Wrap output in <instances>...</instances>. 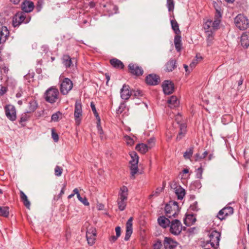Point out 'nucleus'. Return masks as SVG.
Here are the masks:
<instances>
[{"instance_id":"nucleus-1","label":"nucleus","mask_w":249,"mask_h":249,"mask_svg":"<svg viewBox=\"0 0 249 249\" xmlns=\"http://www.w3.org/2000/svg\"><path fill=\"white\" fill-rule=\"evenodd\" d=\"M59 95V92L58 89L54 87H51L46 90L44 97L46 102L53 104L58 100Z\"/></svg>"},{"instance_id":"nucleus-2","label":"nucleus","mask_w":249,"mask_h":249,"mask_svg":"<svg viewBox=\"0 0 249 249\" xmlns=\"http://www.w3.org/2000/svg\"><path fill=\"white\" fill-rule=\"evenodd\" d=\"M60 90L63 95H67L73 88L72 81L68 78L59 77Z\"/></svg>"},{"instance_id":"nucleus-3","label":"nucleus","mask_w":249,"mask_h":249,"mask_svg":"<svg viewBox=\"0 0 249 249\" xmlns=\"http://www.w3.org/2000/svg\"><path fill=\"white\" fill-rule=\"evenodd\" d=\"M179 211V207L176 202H171L165 207V214L169 218L175 217L178 214Z\"/></svg>"},{"instance_id":"nucleus-4","label":"nucleus","mask_w":249,"mask_h":249,"mask_svg":"<svg viewBox=\"0 0 249 249\" xmlns=\"http://www.w3.org/2000/svg\"><path fill=\"white\" fill-rule=\"evenodd\" d=\"M234 22L236 27L241 30L247 29L249 24L247 17L242 14H239L236 17Z\"/></svg>"},{"instance_id":"nucleus-5","label":"nucleus","mask_w":249,"mask_h":249,"mask_svg":"<svg viewBox=\"0 0 249 249\" xmlns=\"http://www.w3.org/2000/svg\"><path fill=\"white\" fill-rule=\"evenodd\" d=\"M131 160H130V168L131 170V175L134 177L135 175L138 171V163L139 162V157L135 152L130 153Z\"/></svg>"},{"instance_id":"nucleus-6","label":"nucleus","mask_w":249,"mask_h":249,"mask_svg":"<svg viewBox=\"0 0 249 249\" xmlns=\"http://www.w3.org/2000/svg\"><path fill=\"white\" fill-rule=\"evenodd\" d=\"M221 234L215 230H213L209 232V242L212 247L216 248L218 247Z\"/></svg>"},{"instance_id":"nucleus-7","label":"nucleus","mask_w":249,"mask_h":249,"mask_svg":"<svg viewBox=\"0 0 249 249\" xmlns=\"http://www.w3.org/2000/svg\"><path fill=\"white\" fill-rule=\"evenodd\" d=\"M83 116L82 104L80 102L76 101L74 105V117L75 124H80Z\"/></svg>"},{"instance_id":"nucleus-8","label":"nucleus","mask_w":249,"mask_h":249,"mask_svg":"<svg viewBox=\"0 0 249 249\" xmlns=\"http://www.w3.org/2000/svg\"><path fill=\"white\" fill-rule=\"evenodd\" d=\"M97 232L96 229L93 227H89L86 231V238L89 245H93L96 241Z\"/></svg>"},{"instance_id":"nucleus-9","label":"nucleus","mask_w":249,"mask_h":249,"mask_svg":"<svg viewBox=\"0 0 249 249\" xmlns=\"http://www.w3.org/2000/svg\"><path fill=\"white\" fill-rule=\"evenodd\" d=\"M169 225L170 231L174 235H178L182 230V225L180 221L178 219L172 220Z\"/></svg>"},{"instance_id":"nucleus-10","label":"nucleus","mask_w":249,"mask_h":249,"mask_svg":"<svg viewBox=\"0 0 249 249\" xmlns=\"http://www.w3.org/2000/svg\"><path fill=\"white\" fill-rule=\"evenodd\" d=\"M30 19V18L26 19V16L24 13H18L13 18V25L14 27H17L22 23H27L29 22Z\"/></svg>"},{"instance_id":"nucleus-11","label":"nucleus","mask_w":249,"mask_h":249,"mask_svg":"<svg viewBox=\"0 0 249 249\" xmlns=\"http://www.w3.org/2000/svg\"><path fill=\"white\" fill-rule=\"evenodd\" d=\"M4 109L6 117L11 121L16 120L17 115L15 107L11 105H8L5 107Z\"/></svg>"},{"instance_id":"nucleus-12","label":"nucleus","mask_w":249,"mask_h":249,"mask_svg":"<svg viewBox=\"0 0 249 249\" xmlns=\"http://www.w3.org/2000/svg\"><path fill=\"white\" fill-rule=\"evenodd\" d=\"M233 213V209L231 207H225L218 212L217 217L222 220L225 219L227 216L232 214Z\"/></svg>"},{"instance_id":"nucleus-13","label":"nucleus","mask_w":249,"mask_h":249,"mask_svg":"<svg viewBox=\"0 0 249 249\" xmlns=\"http://www.w3.org/2000/svg\"><path fill=\"white\" fill-rule=\"evenodd\" d=\"M132 225H133V217H130L129 219L127 220L126 224V231H125V235L124 237V240L125 241H128L133 232L132 229Z\"/></svg>"},{"instance_id":"nucleus-14","label":"nucleus","mask_w":249,"mask_h":249,"mask_svg":"<svg viewBox=\"0 0 249 249\" xmlns=\"http://www.w3.org/2000/svg\"><path fill=\"white\" fill-rule=\"evenodd\" d=\"M178 242L172 238L165 237L163 241V245L165 249H174L178 246Z\"/></svg>"},{"instance_id":"nucleus-15","label":"nucleus","mask_w":249,"mask_h":249,"mask_svg":"<svg viewBox=\"0 0 249 249\" xmlns=\"http://www.w3.org/2000/svg\"><path fill=\"white\" fill-rule=\"evenodd\" d=\"M162 88L165 94H170L174 91V84L170 81H165L162 84Z\"/></svg>"},{"instance_id":"nucleus-16","label":"nucleus","mask_w":249,"mask_h":249,"mask_svg":"<svg viewBox=\"0 0 249 249\" xmlns=\"http://www.w3.org/2000/svg\"><path fill=\"white\" fill-rule=\"evenodd\" d=\"M128 67L130 72L134 75L139 76L143 73L142 69L136 64H130Z\"/></svg>"},{"instance_id":"nucleus-17","label":"nucleus","mask_w":249,"mask_h":249,"mask_svg":"<svg viewBox=\"0 0 249 249\" xmlns=\"http://www.w3.org/2000/svg\"><path fill=\"white\" fill-rule=\"evenodd\" d=\"M131 95V92L129 89V87L124 85L121 90V96L124 100H127Z\"/></svg>"},{"instance_id":"nucleus-18","label":"nucleus","mask_w":249,"mask_h":249,"mask_svg":"<svg viewBox=\"0 0 249 249\" xmlns=\"http://www.w3.org/2000/svg\"><path fill=\"white\" fill-rule=\"evenodd\" d=\"M147 84L150 85H157L159 82V77L155 74H149L145 79Z\"/></svg>"},{"instance_id":"nucleus-19","label":"nucleus","mask_w":249,"mask_h":249,"mask_svg":"<svg viewBox=\"0 0 249 249\" xmlns=\"http://www.w3.org/2000/svg\"><path fill=\"white\" fill-rule=\"evenodd\" d=\"M34 8V3L30 1H25L22 3V9L26 13L32 11Z\"/></svg>"},{"instance_id":"nucleus-20","label":"nucleus","mask_w":249,"mask_h":249,"mask_svg":"<svg viewBox=\"0 0 249 249\" xmlns=\"http://www.w3.org/2000/svg\"><path fill=\"white\" fill-rule=\"evenodd\" d=\"M128 195V188L125 186H123L121 187H120L119 193H118V198H121L123 199L127 200Z\"/></svg>"},{"instance_id":"nucleus-21","label":"nucleus","mask_w":249,"mask_h":249,"mask_svg":"<svg viewBox=\"0 0 249 249\" xmlns=\"http://www.w3.org/2000/svg\"><path fill=\"white\" fill-rule=\"evenodd\" d=\"M158 224L163 228H166L169 226L170 221L164 216H161L158 219Z\"/></svg>"},{"instance_id":"nucleus-22","label":"nucleus","mask_w":249,"mask_h":249,"mask_svg":"<svg viewBox=\"0 0 249 249\" xmlns=\"http://www.w3.org/2000/svg\"><path fill=\"white\" fill-rule=\"evenodd\" d=\"M9 35V31L6 26H2L0 31V43H2L6 39Z\"/></svg>"},{"instance_id":"nucleus-23","label":"nucleus","mask_w":249,"mask_h":249,"mask_svg":"<svg viewBox=\"0 0 249 249\" xmlns=\"http://www.w3.org/2000/svg\"><path fill=\"white\" fill-rule=\"evenodd\" d=\"M249 33H244L241 36V44L243 47L247 48L249 46Z\"/></svg>"},{"instance_id":"nucleus-24","label":"nucleus","mask_w":249,"mask_h":249,"mask_svg":"<svg viewBox=\"0 0 249 249\" xmlns=\"http://www.w3.org/2000/svg\"><path fill=\"white\" fill-rule=\"evenodd\" d=\"M196 221V218L193 214H187L184 219V223L187 226L193 225Z\"/></svg>"},{"instance_id":"nucleus-25","label":"nucleus","mask_w":249,"mask_h":249,"mask_svg":"<svg viewBox=\"0 0 249 249\" xmlns=\"http://www.w3.org/2000/svg\"><path fill=\"white\" fill-rule=\"evenodd\" d=\"M176 68V60L170 59L165 65V71L168 72L172 71Z\"/></svg>"},{"instance_id":"nucleus-26","label":"nucleus","mask_w":249,"mask_h":249,"mask_svg":"<svg viewBox=\"0 0 249 249\" xmlns=\"http://www.w3.org/2000/svg\"><path fill=\"white\" fill-rule=\"evenodd\" d=\"M115 231L116 235H111L108 238V240L111 243H113L116 242L121 234V230L120 227H116L115 229Z\"/></svg>"},{"instance_id":"nucleus-27","label":"nucleus","mask_w":249,"mask_h":249,"mask_svg":"<svg viewBox=\"0 0 249 249\" xmlns=\"http://www.w3.org/2000/svg\"><path fill=\"white\" fill-rule=\"evenodd\" d=\"M168 103L171 108L178 107L179 105V101L175 96H172L168 100Z\"/></svg>"},{"instance_id":"nucleus-28","label":"nucleus","mask_w":249,"mask_h":249,"mask_svg":"<svg viewBox=\"0 0 249 249\" xmlns=\"http://www.w3.org/2000/svg\"><path fill=\"white\" fill-rule=\"evenodd\" d=\"M136 149L142 154L145 153L149 150L147 144L142 143L137 145Z\"/></svg>"},{"instance_id":"nucleus-29","label":"nucleus","mask_w":249,"mask_h":249,"mask_svg":"<svg viewBox=\"0 0 249 249\" xmlns=\"http://www.w3.org/2000/svg\"><path fill=\"white\" fill-rule=\"evenodd\" d=\"M73 192H74L75 194H76L77 197L78 199V200L81 203H82L84 205H85V206L89 205V204L87 199L86 197L83 198L80 196V194L79 193V191L77 188H75L73 190Z\"/></svg>"},{"instance_id":"nucleus-30","label":"nucleus","mask_w":249,"mask_h":249,"mask_svg":"<svg viewBox=\"0 0 249 249\" xmlns=\"http://www.w3.org/2000/svg\"><path fill=\"white\" fill-rule=\"evenodd\" d=\"M111 65L116 68L123 69L124 68L123 63L119 60L114 58L110 60Z\"/></svg>"},{"instance_id":"nucleus-31","label":"nucleus","mask_w":249,"mask_h":249,"mask_svg":"<svg viewBox=\"0 0 249 249\" xmlns=\"http://www.w3.org/2000/svg\"><path fill=\"white\" fill-rule=\"evenodd\" d=\"M174 43L177 51L179 52L181 49L182 46L180 36L177 35L175 36Z\"/></svg>"},{"instance_id":"nucleus-32","label":"nucleus","mask_w":249,"mask_h":249,"mask_svg":"<svg viewBox=\"0 0 249 249\" xmlns=\"http://www.w3.org/2000/svg\"><path fill=\"white\" fill-rule=\"evenodd\" d=\"M117 202L119 209L121 211H124L126 206L127 200L118 198Z\"/></svg>"},{"instance_id":"nucleus-33","label":"nucleus","mask_w":249,"mask_h":249,"mask_svg":"<svg viewBox=\"0 0 249 249\" xmlns=\"http://www.w3.org/2000/svg\"><path fill=\"white\" fill-rule=\"evenodd\" d=\"M97 129L98 130V133L100 135L101 139H105L106 137L101 125V119L97 120Z\"/></svg>"},{"instance_id":"nucleus-34","label":"nucleus","mask_w":249,"mask_h":249,"mask_svg":"<svg viewBox=\"0 0 249 249\" xmlns=\"http://www.w3.org/2000/svg\"><path fill=\"white\" fill-rule=\"evenodd\" d=\"M213 31L206 32L207 34V45L210 46L212 44L213 40Z\"/></svg>"},{"instance_id":"nucleus-35","label":"nucleus","mask_w":249,"mask_h":249,"mask_svg":"<svg viewBox=\"0 0 249 249\" xmlns=\"http://www.w3.org/2000/svg\"><path fill=\"white\" fill-rule=\"evenodd\" d=\"M171 26L173 30L177 35L180 34V31L179 29L178 24L176 20H172L171 21Z\"/></svg>"},{"instance_id":"nucleus-36","label":"nucleus","mask_w":249,"mask_h":249,"mask_svg":"<svg viewBox=\"0 0 249 249\" xmlns=\"http://www.w3.org/2000/svg\"><path fill=\"white\" fill-rule=\"evenodd\" d=\"M203 28L205 32L213 31L212 28V21L211 20H207L204 24Z\"/></svg>"},{"instance_id":"nucleus-37","label":"nucleus","mask_w":249,"mask_h":249,"mask_svg":"<svg viewBox=\"0 0 249 249\" xmlns=\"http://www.w3.org/2000/svg\"><path fill=\"white\" fill-rule=\"evenodd\" d=\"M124 141L128 146H132L135 142V140L133 137L125 135L124 137Z\"/></svg>"},{"instance_id":"nucleus-38","label":"nucleus","mask_w":249,"mask_h":249,"mask_svg":"<svg viewBox=\"0 0 249 249\" xmlns=\"http://www.w3.org/2000/svg\"><path fill=\"white\" fill-rule=\"evenodd\" d=\"M9 214V208L8 207H0V215L7 217Z\"/></svg>"},{"instance_id":"nucleus-39","label":"nucleus","mask_w":249,"mask_h":249,"mask_svg":"<svg viewBox=\"0 0 249 249\" xmlns=\"http://www.w3.org/2000/svg\"><path fill=\"white\" fill-rule=\"evenodd\" d=\"M176 194L179 199L183 198L185 195V190L182 188H178L176 190Z\"/></svg>"},{"instance_id":"nucleus-40","label":"nucleus","mask_w":249,"mask_h":249,"mask_svg":"<svg viewBox=\"0 0 249 249\" xmlns=\"http://www.w3.org/2000/svg\"><path fill=\"white\" fill-rule=\"evenodd\" d=\"M63 63L66 67H70L71 60L69 56L66 55L63 57Z\"/></svg>"},{"instance_id":"nucleus-41","label":"nucleus","mask_w":249,"mask_h":249,"mask_svg":"<svg viewBox=\"0 0 249 249\" xmlns=\"http://www.w3.org/2000/svg\"><path fill=\"white\" fill-rule=\"evenodd\" d=\"M220 16L217 18H216L215 20L213 21H212V28L213 31H215L216 30L220 23Z\"/></svg>"},{"instance_id":"nucleus-42","label":"nucleus","mask_w":249,"mask_h":249,"mask_svg":"<svg viewBox=\"0 0 249 249\" xmlns=\"http://www.w3.org/2000/svg\"><path fill=\"white\" fill-rule=\"evenodd\" d=\"M62 114L60 112L58 111L52 115L51 120L53 122H58L59 118L61 116Z\"/></svg>"},{"instance_id":"nucleus-43","label":"nucleus","mask_w":249,"mask_h":249,"mask_svg":"<svg viewBox=\"0 0 249 249\" xmlns=\"http://www.w3.org/2000/svg\"><path fill=\"white\" fill-rule=\"evenodd\" d=\"M90 107H91V109H92V111H93L96 118L97 119V120H100V118L99 117V115L96 110V107H95V106L94 105V104L93 103V102H91L90 103Z\"/></svg>"},{"instance_id":"nucleus-44","label":"nucleus","mask_w":249,"mask_h":249,"mask_svg":"<svg viewBox=\"0 0 249 249\" xmlns=\"http://www.w3.org/2000/svg\"><path fill=\"white\" fill-rule=\"evenodd\" d=\"M181 132L179 133L177 137V140H180L182 137L184 135L185 133V126L184 125L180 126Z\"/></svg>"},{"instance_id":"nucleus-45","label":"nucleus","mask_w":249,"mask_h":249,"mask_svg":"<svg viewBox=\"0 0 249 249\" xmlns=\"http://www.w3.org/2000/svg\"><path fill=\"white\" fill-rule=\"evenodd\" d=\"M193 153V148H190L188 150H187L183 155V156L185 159H190L192 156Z\"/></svg>"},{"instance_id":"nucleus-46","label":"nucleus","mask_w":249,"mask_h":249,"mask_svg":"<svg viewBox=\"0 0 249 249\" xmlns=\"http://www.w3.org/2000/svg\"><path fill=\"white\" fill-rule=\"evenodd\" d=\"M162 188L159 187L157 188L155 191L153 192L151 195L149 196V198H151L152 196H158L160 194L162 191Z\"/></svg>"},{"instance_id":"nucleus-47","label":"nucleus","mask_w":249,"mask_h":249,"mask_svg":"<svg viewBox=\"0 0 249 249\" xmlns=\"http://www.w3.org/2000/svg\"><path fill=\"white\" fill-rule=\"evenodd\" d=\"M37 107V104L35 101L31 102L29 104V112L34 111Z\"/></svg>"},{"instance_id":"nucleus-48","label":"nucleus","mask_w":249,"mask_h":249,"mask_svg":"<svg viewBox=\"0 0 249 249\" xmlns=\"http://www.w3.org/2000/svg\"><path fill=\"white\" fill-rule=\"evenodd\" d=\"M62 171L63 169L61 167L58 165L56 166L54 169L55 175L57 177L61 176L62 173Z\"/></svg>"},{"instance_id":"nucleus-49","label":"nucleus","mask_w":249,"mask_h":249,"mask_svg":"<svg viewBox=\"0 0 249 249\" xmlns=\"http://www.w3.org/2000/svg\"><path fill=\"white\" fill-rule=\"evenodd\" d=\"M167 6L169 11H172L174 8L173 0H167Z\"/></svg>"},{"instance_id":"nucleus-50","label":"nucleus","mask_w":249,"mask_h":249,"mask_svg":"<svg viewBox=\"0 0 249 249\" xmlns=\"http://www.w3.org/2000/svg\"><path fill=\"white\" fill-rule=\"evenodd\" d=\"M155 144V139L154 138H151L147 142V145L149 149L153 147Z\"/></svg>"},{"instance_id":"nucleus-51","label":"nucleus","mask_w":249,"mask_h":249,"mask_svg":"<svg viewBox=\"0 0 249 249\" xmlns=\"http://www.w3.org/2000/svg\"><path fill=\"white\" fill-rule=\"evenodd\" d=\"M203 171V169L201 166L196 170V176L197 178L201 179L202 178Z\"/></svg>"},{"instance_id":"nucleus-52","label":"nucleus","mask_w":249,"mask_h":249,"mask_svg":"<svg viewBox=\"0 0 249 249\" xmlns=\"http://www.w3.org/2000/svg\"><path fill=\"white\" fill-rule=\"evenodd\" d=\"M6 84L7 86H15L16 85V81L14 79L8 77L6 80Z\"/></svg>"},{"instance_id":"nucleus-53","label":"nucleus","mask_w":249,"mask_h":249,"mask_svg":"<svg viewBox=\"0 0 249 249\" xmlns=\"http://www.w3.org/2000/svg\"><path fill=\"white\" fill-rule=\"evenodd\" d=\"M162 246L161 242L160 241H157L153 245V249H161Z\"/></svg>"},{"instance_id":"nucleus-54","label":"nucleus","mask_w":249,"mask_h":249,"mask_svg":"<svg viewBox=\"0 0 249 249\" xmlns=\"http://www.w3.org/2000/svg\"><path fill=\"white\" fill-rule=\"evenodd\" d=\"M52 136L55 142H58L59 140V136L58 134L55 133L53 129L52 130Z\"/></svg>"},{"instance_id":"nucleus-55","label":"nucleus","mask_w":249,"mask_h":249,"mask_svg":"<svg viewBox=\"0 0 249 249\" xmlns=\"http://www.w3.org/2000/svg\"><path fill=\"white\" fill-rule=\"evenodd\" d=\"M7 91V89L6 87L1 86L0 89V96L3 95Z\"/></svg>"},{"instance_id":"nucleus-56","label":"nucleus","mask_w":249,"mask_h":249,"mask_svg":"<svg viewBox=\"0 0 249 249\" xmlns=\"http://www.w3.org/2000/svg\"><path fill=\"white\" fill-rule=\"evenodd\" d=\"M198 63L197 60H195V59H194L190 64V67L191 68V70H192Z\"/></svg>"},{"instance_id":"nucleus-57","label":"nucleus","mask_w":249,"mask_h":249,"mask_svg":"<svg viewBox=\"0 0 249 249\" xmlns=\"http://www.w3.org/2000/svg\"><path fill=\"white\" fill-rule=\"evenodd\" d=\"M29 119V117L27 116L26 114L22 115V116L20 118V123L22 122H26Z\"/></svg>"},{"instance_id":"nucleus-58","label":"nucleus","mask_w":249,"mask_h":249,"mask_svg":"<svg viewBox=\"0 0 249 249\" xmlns=\"http://www.w3.org/2000/svg\"><path fill=\"white\" fill-rule=\"evenodd\" d=\"M194 158H195V161H200V160H202L204 159L203 157L202 156H200L199 154H196L194 157Z\"/></svg>"},{"instance_id":"nucleus-59","label":"nucleus","mask_w":249,"mask_h":249,"mask_svg":"<svg viewBox=\"0 0 249 249\" xmlns=\"http://www.w3.org/2000/svg\"><path fill=\"white\" fill-rule=\"evenodd\" d=\"M20 197L22 201L28 199L26 195L22 191H20Z\"/></svg>"},{"instance_id":"nucleus-60","label":"nucleus","mask_w":249,"mask_h":249,"mask_svg":"<svg viewBox=\"0 0 249 249\" xmlns=\"http://www.w3.org/2000/svg\"><path fill=\"white\" fill-rule=\"evenodd\" d=\"M195 59V60H197V63H199L203 59V57L200 54H196Z\"/></svg>"},{"instance_id":"nucleus-61","label":"nucleus","mask_w":249,"mask_h":249,"mask_svg":"<svg viewBox=\"0 0 249 249\" xmlns=\"http://www.w3.org/2000/svg\"><path fill=\"white\" fill-rule=\"evenodd\" d=\"M183 67L185 69L187 74H189L192 71L191 70V68H190V69H189L188 66L186 64L183 65Z\"/></svg>"},{"instance_id":"nucleus-62","label":"nucleus","mask_w":249,"mask_h":249,"mask_svg":"<svg viewBox=\"0 0 249 249\" xmlns=\"http://www.w3.org/2000/svg\"><path fill=\"white\" fill-rule=\"evenodd\" d=\"M133 95L136 97H139L142 95V93L140 90L134 91Z\"/></svg>"},{"instance_id":"nucleus-63","label":"nucleus","mask_w":249,"mask_h":249,"mask_svg":"<svg viewBox=\"0 0 249 249\" xmlns=\"http://www.w3.org/2000/svg\"><path fill=\"white\" fill-rule=\"evenodd\" d=\"M23 201V203H24V204L25 205V206L28 208H29L30 206V201L28 200V199H26L25 200H24Z\"/></svg>"},{"instance_id":"nucleus-64","label":"nucleus","mask_w":249,"mask_h":249,"mask_svg":"<svg viewBox=\"0 0 249 249\" xmlns=\"http://www.w3.org/2000/svg\"><path fill=\"white\" fill-rule=\"evenodd\" d=\"M1 71L5 73H7L9 71V69L8 67L4 66L2 68Z\"/></svg>"}]
</instances>
